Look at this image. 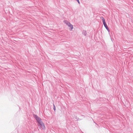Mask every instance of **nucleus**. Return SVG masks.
Listing matches in <instances>:
<instances>
[{
	"label": "nucleus",
	"instance_id": "obj_1",
	"mask_svg": "<svg viewBox=\"0 0 133 133\" xmlns=\"http://www.w3.org/2000/svg\"><path fill=\"white\" fill-rule=\"evenodd\" d=\"M33 116L36 120L37 122L38 123L37 125L38 128L41 130H44L45 128V125L43 122L42 121L41 118L39 117L37 115H34Z\"/></svg>",
	"mask_w": 133,
	"mask_h": 133
},
{
	"label": "nucleus",
	"instance_id": "obj_2",
	"mask_svg": "<svg viewBox=\"0 0 133 133\" xmlns=\"http://www.w3.org/2000/svg\"><path fill=\"white\" fill-rule=\"evenodd\" d=\"M100 18L103 21V24H104V27H105L106 29L109 32L110 31V30L109 29L106 23L104 17H101Z\"/></svg>",
	"mask_w": 133,
	"mask_h": 133
},
{
	"label": "nucleus",
	"instance_id": "obj_3",
	"mask_svg": "<svg viewBox=\"0 0 133 133\" xmlns=\"http://www.w3.org/2000/svg\"><path fill=\"white\" fill-rule=\"evenodd\" d=\"M64 23L66 24L68 26L70 25L71 23L67 21L66 20H65L64 21Z\"/></svg>",
	"mask_w": 133,
	"mask_h": 133
},
{
	"label": "nucleus",
	"instance_id": "obj_4",
	"mask_svg": "<svg viewBox=\"0 0 133 133\" xmlns=\"http://www.w3.org/2000/svg\"><path fill=\"white\" fill-rule=\"evenodd\" d=\"M68 26L70 28L69 29V30L70 31H71L73 28V25L71 24Z\"/></svg>",
	"mask_w": 133,
	"mask_h": 133
},
{
	"label": "nucleus",
	"instance_id": "obj_5",
	"mask_svg": "<svg viewBox=\"0 0 133 133\" xmlns=\"http://www.w3.org/2000/svg\"><path fill=\"white\" fill-rule=\"evenodd\" d=\"M82 34L84 35L85 36H86L87 35V32L86 30H83L82 31Z\"/></svg>",
	"mask_w": 133,
	"mask_h": 133
},
{
	"label": "nucleus",
	"instance_id": "obj_6",
	"mask_svg": "<svg viewBox=\"0 0 133 133\" xmlns=\"http://www.w3.org/2000/svg\"><path fill=\"white\" fill-rule=\"evenodd\" d=\"M53 107H54V111H55L56 110V107L55 105L54 104H53Z\"/></svg>",
	"mask_w": 133,
	"mask_h": 133
},
{
	"label": "nucleus",
	"instance_id": "obj_7",
	"mask_svg": "<svg viewBox=\"0 0 133 133\" xmlns=\"http://www.w3.org/2000/svg\"><path fill=\"white\" fill-rule=\"evenodd\" d=\"M76 0L77 1V2H78V3L79 4H80V2L79 1V0Z\"/></svg>",
	"mask_w": 133,
	"mask_h": 133
},
{
	"label": "nucleus",
	"instance_id": "obj_8",
	"mask_svg": "<svg viewBox=\"0 0 133 133\" xmlns=\"http://www.w3.org/2000/svg\"><path fill=\"white\" fill-rule=\"evenodd\" d=\"M76 0L77 1V2H78V3L79 4H80V2L79 1V0Z\"/></svg>",
	"mask_w": 133,
	"mask_h": 133
}]
</instances>
